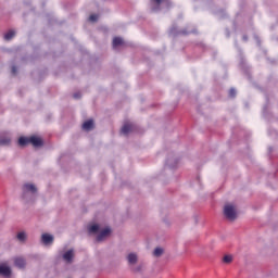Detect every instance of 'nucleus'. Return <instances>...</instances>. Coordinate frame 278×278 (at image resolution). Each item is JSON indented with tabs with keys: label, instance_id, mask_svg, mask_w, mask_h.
Masks as SVG:
<instances>
[{
	"label": "nucleus",
	"instance_id": "obj_1",
	"mask_svg": "<svg viewBox=\"0 0 278 278\" xmlns=\"http://www.w3.org/2000/svg\"><path fill=\"white\" fill-rule=\"evenodd\" d=\"M18 144L20 147H27V144H33V147L38 148V147H42L45 142L39 137L31 136L29 138L20 137Z\"/></svg>",
	"mask_w": 278,
	"mask_h": 278
},
{
	"label": "nucleus",
	"instance_id": "obj_2",
	"mask_svg": "<svg viewBox=\"0 0 278 278\" xmlns=\"http://www.w3.org/2000/svg\"><path fill=\"white\" fill-rule=\"evenodd\" d=\"M224 216L228 220H236L238 218V213L236 212V208L231 204H226L224 206Z\"/></svg>",
	"mask_w": 278,
	"mask_h": 278
},
{
	"label": "nucleus",
	"instance_id": "obj_3",
	"mask_svg": "<svg viewBox=\"0 0 278 278\" xmlns=\"http://www.w3.org/2000/svg\"><path fill=\"white\" fill-rule=\"evenodd\" d=\"M27 192H30V194H36V192H38V189L34 184H25L23 186V198H25V194H27Z\"/></svg>",
	"mask_w": 278,
	"mask_h": 278
},
{
	"label": "nucleus",
	"instance_id": "obj_4",
	"mask_svg": "<svg viewBox=\"0 0 278 278\" xmlns=\"http://www.w3.org/2000/svg\"><path fill=\"white\" fill-rule=\"evenodd\" d=\"M110 233H112V230L110 228H105L103 229L96 238L97 242H103V240H105V238H108V236H110Z\"/></svg>",
	"mask_w": 278,
	"mask_h": 278
},
{
	"label": "nucleus",
	"instance_id": "obj_5",
	"mask_svg": "<svg viewBox=\"0 0 278 278\" xmlns=\"http://www.w3.org/2000/svg\"><path fill=\"white\" fill-rule=\"evenodd\" d=\"M41 242L45 247H49V244H53V236L49 233H43L41 236Z\"/></svg>",
	"mask_w": 278,
	"mask_h": 278
},
{
	"label": "nucleus",
	"instance_id": "obj_6",
	"mask_svg": "<svg viewBox=\"0 0 278 278\" xmlns=\"http://www.w3.org/2000/svg\"><path fill=\"white\" fill-rule=\"evenodd\" d=\"M0 275L2 277H11L12 269L5 265H0Z\"/></svg>",
	"mask_w": 278,
	"mask_h": 278
},
{
	"label": "nucleus",
	"instance_id": "obj_7",
	"mask_svg": "<svg viewBox=\"0 0 278 278\" xmlns=\"http://www.w3.org/2000/svg\"><path fill=\"white\" fill-rule=\"evenodd\" d=\"M131 131H134V124H124L121 129V132L124 134V136H127V134H131Z\"/></svg>",
	"mask_w": 278,
	"mask_h": 278
},
{
	"label": "nucleus",
	"instance_id": "obj_8",
	"mask_svg": "<svg viewBox=\"0 0 278 278\" xmlns=\"http://www.w3.org/2000/svg\"><path fill=\"white\" fill-rule=\"evenodd\" d=\"M83 129L85 131H90V130L94 129V121H92V119L86 121L83 124Z\"/></svg>",
	"mask_w": 278,
	"mask_h": 278
},
{
	"label": "nucleus",
	"instance_id": "obj_9",
	"mask_svg": "<svg viewBox=\"0 0 278 278\" xmlns=\"http://www.w3.org/2000/svg\"><path fill=\"white\" fill-rule=\"evenodd\" d=\"M125 45V41L121 37H115L113 39V49H116V47H123Z\"/></svg>",
	"mask_w": 278,
	"mask_h": 278
},
{
	"label": "nucleus",
	"instance_id": "obj_10",
	"mask_svg": "<svg viewBox=\"0 0 278 278\" xmlns=\"http://www.w3.org/2000/svg\"><path fill=\"white\" fill-rule=\"evenodd\" d=\"M63 260L67 262V264H71L73 262V250H68L63 254Z\"/></svg>",
	"mask_w": 278,
	"mask_h": 278
},
{
	"label": "nucleus",
	"instance_id": "obj_11",
	"mask_svg": "<svg viewBox=\"0 0 278 278\" xmlns=\"http://www.w3.org/2000/svg\"><path fill=\"white\" fill-rule=\"evenodd\" d=\"M14 264H15V266H17V268H25V258H23V257H16L15 260H14Z\"/></svg>",
	"mask_w": 278,
	"mask_h": 278
},
{
	"label": "nucleus",
	"instance_id": "obj_12",
	"mask_svg": "<svg viewBox=\"0 0 278 278\" xmlns=\"http://www.w3.org/2000/svg\"><path fill=\"white\" fill-rule=\"evenodd\" d=\"M127 260H128V264L134 265L138 262V255H136L135 253H130L128 254Z\"/></svg>",
	"mask_w": 278,
	"mask_h": 278
},
{
	"label": "nucleus",
	"instance_id": "obj_13",
	"mask_svg": "<svg viewBox=\"0 0 278 278\" xmlns=\"http://www.w3.org/2000/svg\"><path fill=\"white\" fill-rule=\"evenodd\" d=\"M16 238L20 242H25V240H27V233L25 231H21L16 235Z\"/></svg>",
	"mask_w": 278,
	"mask_h": 278
},
{
	"label": "nucleus",
	"instance_id": "obj_14",
	"mask_svg": "<svg viewBox=\"0 0 278 278\" xmlns=\"http://www.w3.org/2000/svg\"><path fill=\"white\" fill-rule=\"evenodd\" d=\"M10 142V137H0V147H7Z\"/></svg>",
	"mask_w": 278,
	"mask_h": 278
},
{
	"label": "nucleus",
	"instance_id": "obj_15",
	"mask_svg": "<svg viewBox=\"0 0 278 278\" xmlns=\"http://www.w3.org/2000/svg\"><path fill=\"white\" fill-rule=\"evenodd\" d=\"M14 36H16V31L14 30H9L5 35H4V40H12L14 38Z\"/></svg>",
	"mask_w": 278,
	"mask_h": 278
},
{
	"label": "nucleus",
	"instance_id": "obj_16",
	"mask_svg": "<svg viewBox=\"0 0 278 278\" xmlns=\"http://www.w3.org/2000/svg\"><path fill=\"white\" fill-rule=\"evenodd\" d=\"M89 233H99V225L94 224L88 227Z\"/></svg>",
	"mask_w": 278,
	"mask_h": 278
},
{
	"label": "nucleus",
	"instance_id": "obj_17",
	"mask_svg": "<svg viewBox=\"0 0 278 278\" xmlns=\"http://www.w3.org/2000/svg\"><path fill=\"white\" fill-rule=\"evenodd\" d=\"M223 262L225 264H231V262H233V256L231 255H225L224 258H223Z\"/></svg>",
	"mask_w": 278,
	"mask_h": 278
},
{
	"label": "nucleus",
	"instance_id": "obj_18",
	"mask_svg": "<svg viewBox=\"0 0 278 278\" xmlns=\"http://www.w3.org/2000/svg\"><path fill=\"white\" fill-rule=\"evenodd\" d=\"M162 253H164V250L162 248H156L153 252V255L155 257H160L162 255Z\"/></svg>",
	"mask_w": 278,
	"mask_h": 278
},
{
	"label": "nucleus",
	"instance_id": "obj_19",
	"mask_svg": "<svg viewBox=\"0 0 278 278\" xmlns=\"http://www.w3.org/2000/svg\"><path fill=\"white\" fill-rule=\"evenodd\" d=\"M228 94H229V97H230L231 99H233V98H236V94H238V91H236V88H230Z\"/></svg>",
	"mask_w": 278,
	"mask_h": 278
},
{
	"label": "nucleus",
	"instance_id": "obj_20",
	"mask_svg": "<svg viewBox=\"0 0 278 278\" xmlns=\"http://www.w3.org/2000/svg\"><path fill=\"white\" fill-rule=\"evenodd\" d=\"M89 21H91V23H94V22L99 21V15H97V14L90 15Z\"/></svg>",
	"mask_w": 278,
	"mask_h": 278
},
{
	"label": "nucleus",
	"instance_id": "obj_21",
	"mask_svg": "<svg viewBox=\"0 0 278 278\" xmlns=\"http://www.w3.org/2000/svg\"><path fill=\"white\" fill-rule=\"evenodd\" d=\"M73 97H74L75 99H81V92H75V93L73 94Z\"/></svg>",
	"mask_w": 278,
	"mask_h": 278
},
{
	"label": "nucleus",
	"instance_id": "obj_22",
	"mask_svg": "<svg viewBox=\"0 0 278 278\" xmlns=\"http://www.w3.org/2000/svg\"><path fill=\"white\" fill-rule=\"evenodd\" d=\"M151 3H154L155 5H160L162 3V0H151Z\"/></svg>",
	"mask_w": 278,
	"mask_h": 278
},
{
	"label": "nucleus",
	"instance_id": "obj_23",
	"mask_svg": "<svg viewBox=\"0 0 278 278\" xmlns=\"http://www.w3.org/2000/svg\"><path fill=\"white\" fill-rule=\"evenodd\" d=\"M16 73H17L16 71H13V72H12V75H16Z\"/></svg>",
	"mask_w": 278,
	"mask_h": 278
},
{
	"label": "nucleus",
	"instance_id": "obj_24",
	"mask_svg": "<svg viewBox=\"0 0 278 278\" xmlns=\"http://www.w3.org/2000/svg\"><path fill=\"white\" fill-rule=\"evenodd\" d=\"M12 71H16V67H13Z\"/></svg>",
	"mask_w": 278,
	"mask_h": 278
}]
</instances>
